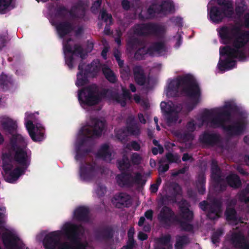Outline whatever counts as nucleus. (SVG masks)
Wrapping results in <instances>:
<instances>
[{
    "label": "nucleus",
    "instance_id": "1",
    "mask_svg": "<svg viewBox=\"0 0 249 249\" xmlns=\"http://www.w3.org/2000/svg\"><path fill=\"white\" fill-rule=\"evenodd\" d=\"M179 89L182 95L189 98L192 101L186 104L185 110L183 109L181 104L172 106L164 101L161 102V110L164 113L169 125L177 122L179 113L187 114L191 112L200 101L201 89L196 79L191 74L180 76L169 83L168 92L173 96H178Z\"/></svg>",
    "mask_w": 249,
    "mask_h": 249
},
{
    "label": "nucleus",
    "instance_id": "2",
    "mask_svg": "<svg viewBox=\"0 0 249 249\" xmlns=\"http://www.w3.org/2000/svg\"><path fill=\"white\" fill-rule=\"evenodd\" d=\"M218 32L224 44H229L234 38L232 42L233 47L226 45L220 47L219 49L220 55L226 56V58L219 59L217 67L220 71H226L236 66V61L234 59H238L239 61L246 60V53L242 49L249 42V31H243L239 26L230 28L224 26L221 27Z\"/></svg>",
    "mask_w": 249,
    "mask_h": 249
},
{
    "label": "nucleus",
    "instance_id": "3",
    "mask_svg": "<svg viewBox=\"0 0 249 249\" xmlns=\"http://www.w3.org/2000/svg\"><path fill=\"white\" fill-rule=\"evenodd\" d=\"M238 107L231 102H227L214 114L206 110L203 114V121L205 119L210 121L211 126L214 128H222L230 137L238 136L243 133L246 129V124L243 121H237L232 124L226 125L225 123L230 122L231 113L236 112Z\"/></svg>",
    "mask_w": 249,
    "mask_h": 249
},
{
    "label": "nucleus",
    "instance_id": "4",
    "mask_svg": "<svg viewBox=\"0 0 249 249\" xmlns=\"http://www.w3.org/2000/svg\"><path fill=\"white\" fill-rule=\"evenodd\" d=\"M122 94L108 89L100 91L98 86L91 84L78 90V99L81 105L91 107L99 104L103 98H108L120 104L122 107L126 105V99H131L130 91L122 88Z\"/></svg>",
    "mask_w": 249,
    "mask_h": 249
},
{
    "label": "nucleus",
    "instance_id": "5",
    "mask_svg": "<svg viewBox=\"0 0 249 249\" xmlns=\"http://www.w3.org/2000/svg\"><path fill=\"white\" fill-rule=\"evenodd\" d=\"M91 123L92 126H84L79 131L83 137L79 138L77 141L75 156L76 160H82L89 153L91 152L90 148L82 149V147L92 137H100L106 124L105 121L96 118L93 119Z\"/></svg>",
    "mask_w": 249,
    "mask_h": 249
},
{
    "label": "nucleus",
    "instance_id": "6",
    "mask_svg": "<svg viewBox=\"0 0 249 249\" xmlns=\"http://www.w3.org/2000/svg\"><path fill=\"white\" fill-rule=\"evenodd\" d=\"M9 152L14 162L19 166L27 169L31 161V152L27 151V142L20 134L13 135L9 141Z\"/></svg>",
    "mask_w": 249,
    "mask_h": 249
},
{
    "label": "nucleus",
    "instance_id": "7",
    "mask_svg": "<svg viewBox=\"0 0 249 249\" xmlns=\"http://www.w3.org/2000/svg\"><path fill=\"white\" fill-rule=\"evenodd\" d=\"M218 5L222 6H212L208 15L210 20L213 23H219L224 18H231L234 14L233 5L231 0H216Z\"/></svg>",
    "mask_w": 249,
    "mask_h": 249
},
{
    "label": "nucleus",
    "instance_id": "8",
    "mask_svg": "<svg viewBox=\"0 0 249 249\" xmlns=\"http://www.w3.org/2000/svg\"><path fill=\"white\" fill-rule=\"evenodd\" d=\"M132 29L134 34L138 36L146 37L152 35L159 38H163L166 32L164 25L153 22L136 24Z\"/></svg>",
    "mask_w": 249,
    "mask_h": 249
},
{
    "label": "nucleus",
    "instance_id": "9",
    "mask_svg": "<svg viewBox=\"0 0 249 249\" xmlns=\"http://www.w3.org/2000/svg\"><path fill=\"white\" fill-rule=\"evenodd\" d=\"M158 219L163 227L167 229L176 224L179 225L181 230L188 231L192 227L183 222L178 215L175 214L172 209L167 206H164L161 208L158 215Z\"/></svg>",
    "mask_w": 249,
    "mask_h": 249
},
{
    "label": "nucleus",
    "instance_id": "10",
    "mask_svg": "<svg viewBox=\"0 0 249 249\" xmlns=\"http://www.w3.org/2000/svg\"><path fill=\"white\" fill-rule=\"evenodd\" d=\"M222 201L216 198H213L209 202L206 200L200 202L199 208L207 212V217L211 220L217 219L222 213Z\"/></svg>",
    "mask_w": 249,
    "mask_h": 249
},
{
    "label": "nucleus",
    "instance_id": "11",
    "mask_svg": "<svg viewBox=\"0 0 249 249\" xmlns=\"http://www.w3.org/2000/svg\"><path fill=\"white\" fill-rule=\"evenodd\" d=\"M26 119L28 121L26 123V127L30 136L34 142H40L44 139L45 128L40 123L33 124L32 119L35 115L33 113L27 114L26 113Z\"/></svg>",
    "mask_w": 249,
    "mask_h": 249
},
{
    "label": "nucleus",
    "instance_id": "12",
    "mask_svg": "<svg viewBox=\"0 0 249 249\" xmlns=\"http://www.w3.org/2000/svg\"><path fill=\"white\" fill-rule=\"evenodd\" d=\"M179 213L178 215L179 218L183 221L185 222L186 224L191 225V228L188 231L181 230L182 231L194 232V227L192 222L194 219V213L193 211L189 209L190 205L187 201L184 199H182L178 202Z\"/></svg>",
    "mask_w": 249,
    "mask_h": 249
},
{
    "label": "nucleus",
    "instance_id": "13",
    "mask_svg": "<svg viewBox=\"0 0 249 249\" xmlns=\"http://www.w3.org/2000/svg\"><path fill=\"white\" fill-rule=\"evenodd\" d=\"M211 178L216 192H222L226 190L227 184L225 179L222 178L221 171L214 160H213L211 164Z\"/></svg>",
    "mask_w": 249,
    "mask_h": 249
},
{
    "label": "nucleus",
    "instance_id": "14",
    "mask_svg": "<svg viewBox=\"0 0 249 249\" xmlns=\"http://www.w3.org/2000/svg\"><path fill=\"white\" fill-rule=\"evenodd\" d=\"M62 235L64 236L63 226L61 230L53 231L46 234L43 240L45 249H55L56 247L58 248L63 243L61 242Z\"/></svg>",
    "mask_w": 249,
    "mask_h": 249
},
{
    "label": "nucleus",
    "instance_id": "15",
    "mask_svg": "<svg viewBox=\"0 0 249 249\" xmlns=\"http://www.w3.org/2000/svg\"><path fill=\"white\" fill-rule=\"evenodd\" d=\"M1 239L6 249H25V244L20 241L19 237L11 232L3 233Z\"/></svg>",
    "mask_w": 249,
    "mask_h": 249
},
{
    "label": "nucleus",
    "instance_id": "16",
    "mask_svg": "<svg viewBox=\"0 0 249 249\" xmlns=\"http://www.w3.org/2000/svg\"><path fill=\"white\" fill-rule=\"evenodd\" d=\"M97 165L95 161L90 162H81L79 169V175L81 179L84 181H90L96 175Z\"/></svg>",
    "mask_w": 249,
    "mask_h": 249
},
{
    "label": "nucleus",
    "instance_id": "17",
    "mask_svg": "<svg viewBox=\"0 0 249 249\" xmlns=\"http://www.w3.org/2000/svg\"><path fill=\"white\" fill-rule=\"evenodd\" d=\"M94 233L97 240L108 241L113 238L114 230L111 225H105L95 229Z\"/></svg>",
    "mask_w": 249,
    "mask_h": 249
},
{
    "label": "nucleus",
    "instance_id": "18",
    "mask_svg": "<svg viewBox=\"0 0 249 249\" xmlns=\"http://www.w3.org/2000/svg\"><path fill=\"white\" fill-rule=\"evenodd\" d=\"M199 140L201 143L210 147L216 146L221 142L219 134L206 131L200 135Z\"/></svg>",
    "mask_w": 249,
    "mask_h": 249
},
{
    "label": "nucleus",
    "instance_id": "19",
    "mask_svg": "<svg viewBox=\"0 0 249 249\" xmlns=\"http://www.w3.org/2000/svg\"><path fill=\"white\" fill-rule=\"evenodd\" d=\"M52 24L55 26L59 36L61 38L71 33L75 28L73 24L68 20L53 22Z\"/></svg>",
    "mask_w": 249,
    "mask_h": 249
},
{
    "label": "nucleus",
    "instance_id": "20",
    "mask_svg": "<svg viewBox=\"0 0 249 249\" xmlns=\"http://www.w3.org/2000/svg\"><path fill=\"white\" fill-rule=\"evenodd\" d=\"M71 38H69L63 44V49L65 53H70L72 55L79 56L81 59H84L86 54L84 53L83 48L80 45L74 44L72 48L69 42L72 41Z\"/></svg>",
    "mask_w": 249,
    "mask_h": 249
},
{
    "label": "nucleus",
    "instance_id": "21",
    "mask_svg": "<svg viewBox=\"0 0 249 249\" xmlns=\"http://www.w3.org/2000/svg\"><path fill=\"white\" fill-rule=\"evenodd\" d=\"M231 241L236 249H249V243L241 232L233 233L231 236Z\"/></svg>",
    "mask_w": 249,
    "mask_h": 249
},
{
    "label": "nucleus",
    "instance_id": "22",
    "mask_svg": "<svg viewBox=\"0 0 249 249\" xmlns=\"http://www.w3.org/2000/svg\"><path fill=\"white\" fill-rule=\"evenodd\" d=\"M113 198V203L117 208L129 207L131 205L130 196L126 193H120L115 195Z\"/></svg>",
    "mask_w": 249,
    "mask_h": 249
},
{
    "label": "nucleus",
    "instance_id": "23",
    "mask_svg": "<svg viewBox=\"0 0 249 249\" xmlns=\"http://www.w3.org/2000/svg\"><path fill=\"white\" fill-rule=\"evenodd\" d=\"M89 213L90 211L88 207L79 206L74 210L73 218L79 222H88L89 221Z\"/></svg>",
    "mask_w": 249,
    "mask_h": 249
},
{
    "label": "nucleus",
    "instance_id": "24",
    "mask_svg": "<svg viewBox=\"0 0 249 249\" xmlns=\"http://www.w3.org/2000/svg\"><path fill=\"white\" fill-rule=\"evenodd\" d=\"M126 129L129 133L135 136H138L140 135V128L134 116L130 115L128 116L126 120Z\"/></svg>",
    "mask_w": 249,
    "mask_h": 249
},
{
    "label": "nucleus",
    "instance_id": "25",
    "mask_svg": "<svg viewBox=\"0 0 249 249\" xmlns=\"http://www.w3.org/2000/svg\"><path fill=\"white\" fill-rule=\"evenodd\" d=\"M134 78L137 85L142 86L147 82L144 70L141 66H135L133 69Z\"/></svg>",
    "mask_w": 249,
    "mask_h": 249
},
{
    "label": "nucleus",
    "instance_id": "26",
    "mask_svg": "<svg viewBox=\"0 0 249 249\" xmlns=\"http://www.w3.org/2000/svg\"><path fill=\"white\" fill-rule=\"evenodd\" d=\"M1 125L4 131L9 134L12 135V136L17 131L18 128L17 122L11 118H5L1 121Z\"/></svg>",
    "mask_w": 249,
    "mask_h": 249
},
{
    "label": "nucleus",
    "instance_id": "27",
    "mask_svg": "<svg viewBox=\"0 0 249 249\" xmlns=\"http://www.w3.org/2000/svg\"><path fill=\"white\" fill-rule=\"evenodd\" d=\"M148 51L150 52V56H153L154 52L162 55L167 52V49L164 41H157L148 47Z\"/></svg>",
    "mask_w": 249,
    "mask_h": 249
},
{
    "label": "nucleus",
    "instance_id": "28",
    "mask_svg": "<svg viewBox=\"0 0 249 249\" xmlns=\"http://www.w3.org/2000/svg\"><path fill=\"white\" fill-rule=\"evenodd\" d=\"M27 169L18 166L12 171H10L6 177V180L9 183H13L16 181L19 177L24 175Z\"/></svg>",
    "mask_w": 249,
    "mask_h": 249
},
{
    "label": "nucleus",
    "instance_id": "29",
    "mask_svg": "<svg viewBox=\"0 0 249 249\" xmlns=\"http://www.w3.org/2000/svg\"><path fill=\"white\" fill-rule=\"evenodd\" d=\"M116 178L119 185L121 187H131L134 184L131 174L126 172H123L121 174L117 175Z\"/></svg>",
    "mask_w": 249,
    "mask_h": 249
},
{
    "label": "nucleus",
    "instance_id": "30",
    "mask_svg": "<svg viewBox=\"0 0 249 249\" xmlns=\"http://www.w3.org/2000/svg\"><path fill=\"white\" fill-rule=\"evenodd\" d=\"M225 181L227 185L234 189L240 188L242 186V182L240 177L236 174H230L225 178Z\"/></svg>",
    "mask_w": 249,
    "mask_h": 249
},
{
    "label": "nucleus",
    "instance_id": "31",
    "mask_svg": "<svg viewBox=\"0 0 249 249\" xmlns=\"http://www.w3.org/2000/svg\"><path fill=\"white\" fill-rule=\"evenodd\" d=\"M109 149V147L108 144L104 143L102 144L96 154V157L104 160L110 161L111 160V153Z\"/></svg>",
    "mask_w": 249,
    "mask_h": 249
},
{
    "label": "nucleus",
    "instance_id": "32",
    "mask_svg": "<svg viewBox=\"0 0 249 249\" xmlns=\"http://www.w3.org/2000/svg\"><path fill=\"white\" fill-rule=\"evenodd\" d=\"M248 9V5L245 0H237L235 2V12L237 18L241 19Z\"/></svg>",
    "mask_w": 249,
    "mask_h": 249
},
{
    "label": "nucleus",
    "instance_id": "33",
    "mask_svg": "<svg viewBox=\"0 0 249 249\" xmlns=\"http://www.w3.org/2000/svg\"><path fill=\"white\" fill-rule=\"evenodd\" d=\"M158 7L160 14L163 15L171 12L175 9L174 4L170 0H163L160 4H158Z\"/></svg>",
    "mask_w": 249,
    "mask_h": 249
},
{
    "label": "nucleus",
    "instance_id": "34",
    "mask_svg": "<svg viewBox=\"0 0 249 249\" xmlns=\"http://www.w3.org/2000/svg\"><path fill=\"white\" fill-rule=\"evenodd\" d=\"M68 13H70L72 17H77L75 14H73L71 11H69L68 8L64 6H57L54 9V16L56 18H65Z\"/></svg>",
    "mask_w": 249,
    "mask_h": 249
},
{
    "label": "nucleus",
    "instance_id": "35",
    "mask_svg": "<svg viewBox=\"0 0 249 249\" xmlns=\"http://www.w3.org/2000/svg\"><path fill=\"white\" fill-rule=\"evenodd\" d=\"M12 157L10 153H5L2 155V169L5 173L7 174L8 172L11 171L13 168L12 164Z\"/></svg>",
    "mask_w": 249,
    "mask_h": 249
},
{
    "label": "nucleus",
    "instance_id": "36",
    "mask_svg": "<svg viewBox=\"0 0 249 249\" xmlns=\"http://www.w3.org/2000/svg\"><path fill=\"white\" fill-rule=\"evenodd\" d=\"M90 71L85 70L84 72H79L77 74V80L75 83L77 87H81L87 84L89 82L88 75Z\"/></svg>",
    "mask_w": 249,
    "mask_h": 249
},
{
    "label": "nucleus",
    "instance_id": "37",
    "mask_svg": "<svg viewBox=\"0 0 249 249\" xmlns=\"http://www.w3.org/2000/svg\"><path fill=\"white\" fill-rule=\"evenodd\" d=\"M237 196L240 201L249 203V184H248L244 189L238 193Z\"/></svg>",
    "mask_w": 249,
    "mask_h": 249
},
{
    "label": "nucleus",
    "instance_id": "38",
    "mask_svg": "<svg viewBox=\"0 0 249 249\" xmlns=\"http://www.w3.org/2000/svg\"><path fill=\"white\" fill-rule=\"evenodd\" d=\"M87 5L83 1L80 0L78 1L73 6V8L76 10L79 13L78 18L83 19L86 15V10Z\"/></svg>",
    "mask_w": 249,
    "mask_h": 249
},
{
    "label": "nucleus",
    "instance_id": "39",
    "mask_svg": "<svg viewBox=\"0 0 249 249\" xmlns=\"http://www.w3.org/2000/svg\"><path fill=\"white\" fill-rule=\"evenodd\" d=\"M190 243L188 236L186 235L177 236V241L175 244L176 249H182L183 247Z\"/></svg>",
    "mask_w": 249,
    "mask_h": 249
},
{
    "label": "nucleus",
    "instance_id": "40",
    "mask_svg": "<svg viewBox=\"0 0 249 249\" xmlns=\"http://www.w3.org/2000/svg\"><path fill=\"white\" fill-rule=\"evenodd\" d=\"M146 14L147 16L145 17L146 19L154 18L156 14H160L158 4L156 3L151 4L147 9Z\"/></svg>",
    "mask_w": 249,
    "mask_h": 249
},
{
    "label": "nucleus",
    "instance_id": "41",
    "mask_svg": "<svg viewBox=\"0 0 249 249\" xmlns=\"http://www.w3.org/2000/svg\"><path fill=\"white\" fill-rule=\"evenodd\" d=\"M127 45L132 50L136 49L138 46L142 45V41L137 37L134 36L128 37Z\"/></svg>",
    "mask_w": 249,
    "mask_h": 249
},
{
    "label": "nucleus",
    "instance_id": "42",
    "mask_svg": "<svg viewBox=\"0 0 249 249\" xmlns=\"http://www.w3.org/2000/svg\"><path fill=\"white\" fill-rule=\"evenodd\" d=\"M148 54L150 55V52L148 51V48L146 49L145 46L138 49L134 54V58L136 60H141L144 59L145 55Z\"/></svg>",
    "mask_w": 249,
    "mask_h": 249
},
{
    "label": "nucleus",
    "instance_id": "43",
    "mask_svg": "<svg viewBox=\"0 0 249 249\" xmlns=\"http://www.w3.org/2000/svg\"><path fill=\"white\" fill-rule=\"evenodd\" d=\"M103 73L106 78L111 83H115L117 79L113 71L109 68L106 67L103 69Z\"/></svg>",
    "mask_w": 249,
    "mask_h": 249
},
{
    "label": "nucleus",
    "instance_id": "44",
    "mask_svg": "<svg viewBox=\"0 0 249 249\" xmlns=\"http://www.w3.org/2000/svg\"><path fill=\"white\" fill-rule=\"evenodd\" d=\"M160 202L162 205L168 204L169 203H178L177 197L171 194L170 195H166L161 197Z\"/></svg>",
    "mask_w": 249,
    "mask_h": 249
},
{
    "label": "nucleus",
    "instance_id": "45",
    "mask_svg": "<svg viewBox=\"0 0 249 249\" xmlns=\"http://www.w3.org/2000/svg\"><path fill=\"white\" fill-rule=\"evenodd\" d=\"M225 214L228 221H236L237 220V213L234 208H227Z\"/></svg>",
    "mask_w": 249,
    "mask_h": 249
},
{
    "label": "nucleus",
    "instance_id": "46",
    "mask_svg": "<svg viewBox=\"0 0 249 249\" xmlns=\"http://www.w3.org/2000/svg\"><path fill=\"white\" fill-rule=\"evenodd\" d=\"M130 167V164L127 157L125 159L124 157L122 160L118 162V168L121 171H127L129 169Z\"/></svg>",
    "mask_w": 249,
    "mask_h": 249
},
{
    "label": "nucleus",
    "instance_id": "47",
    "mask_svg": "<svg viewBox=\"0 0 249 249\" xmlns=\"http://www.w3.org/2000/svg\"><path fill=\"white\" fill-rule=\"evenodd\" d=\"M177 136L183 142H192L195 138L194 135L192 133L188 132H180L177 134Z\"/></svg>",
    "mask_w": 249,
    "mask_h": 249
},
{
    "label": "nucleus",
    "instance_id": "48",
    "mask_svg": "<svg viewBox=\"0 0 249 249\" xmlns=\"http://www.w3.org/2000/svg\"><path fill=\"white\" fill-rule=\"evenodd\" d=\"M115 137L121 142L126 140L127 134L125 131L123 129H119L114 130Z\"/></svg>",
    "mask_w": 249,
    "mask_h": 249
},
{
    "label": "nucleus",
    "instance_id": "49",
    "mask_svg": "<svg viewBox=\"0 0 249 249\" xmlns=\"http://www.w3.org/2000/svg\"><path fill=\"white\" fill-rule=\"evenodd\" d=\"M100 17L101 19L104 20L105 22L107 23L108 22L109 24H111L112 23V16L111 14H108L106 9H102L101 10Z\"/></svg>",
    "mask_w": 249,
    "mask_h": 249
},
{
    "label": "nucleus",
    "instance_id": "50",
    "mask_svg": "<svg viewBox=\"0 0 249 249\" xmlns=\"http://www.w3.org/2000/svg\"><path fill=\"white\" fill-rule=\"evenodd\" d=\"M166 158L170 163H179L180 162V157L178 154H173L171 152L166 154Z\"/></svg>",
    "mask_w": 249,
    "mask_h": 249
},
{
    "label": "nucleus",
    "instance_id": "51",
    "mask_svg": "<svg viewBox=\"0 0 249 249\" xmlns=\"http://www.w3.org/2000/svg\"><path fill=\"white\" fill-rule=\"evenodd\" d=\"M171 240V236L170 234H167L162 236L157 239V243L158 244L163 245L164 246H167L170 242Z\"/></svg>",
    "mask_w": 249,
    "mask_h": 249
},
{
    "label": "nucleus",
    "instance_id": "52",
    "mask_svg": "<svg viewBox=\"0 0 249 249\" xmlns=\"http://www.w3.org/2000/svg\"><path fill=\"white\" fill-rule=\"evenodd\" d=\"M171 194L176 197L181 195L182 189L178 183H176L172 185Z\"/></svg>",
    "mask_w": 249,
    "mask_h": 249
},
{
    "label": "nucleus",
    "instance_id": "53",
    "mask_svg": "<svg viewBox=\"0 0 249 249\" xmlns=\"http://www.w3.org/2000/svg\"><path fill=\"white\" fill-rule=\"evenodd\" d=\"M134 184L135 183L137 185H144L146 183V180L142 178V174L140 173H137L132 178Z\"/></svg>",
    "mask_w": 249,
    "mask_h": 249
},
{
    "label": "nucleus",
    "instance_id": "54",
    "mask_svg": "<svg viewBox=\"0 0 249 249\" xmlns=\"http://www.w3.org/2000/svg\"><path fill=\"white\" fill-rule=\"evenodd\" d=\"M121 76L125 79H128L130 75V69L128 66H124L120 70Z\"/></svg>",
    "mask_w": 249,
    "mask_h": 249
},
{
    "label": "nucleus",
    "instance_id": "55",
    "mask_svg": "<svg viewBox=\"0 0 249 249\" xmlns=\"http://www.w3.org/2000/svg\"><path fill=\"white\" fill-rule=\"evenodd\" d=\"M223 231L221 229L217 230L212 235V241L213 244L218 243L220 240V237L223 234Z\"/></svg>",
    "mask_w": 249,
    "mask_h": 249
},
{
    "label": "nucleus",
    "instance_id": "56",
    "mask_svg": "<svg viewBox=\"0 0 249 249\" xmlns=\"http://www.w3.org/2000/svg\"><path fill=\"white\" fill-rule=\"evenodd\" d=\"M65 63L67 64V65L68 66L69 69H71L73 67V61H74V58L73 56V55L71 54L70 55L67 54L65 53Z\"/></svg>",
    "mask_w": 249,
    "mask_h": 249
},
{
    "label": "nucleus",
    "instance_id": "57",
    "mask_svg": "<svg viewBox=\"0 0 249 249\" xmlns=\"http://www.w3.org/2000/svg\"><path fill=\"white\" fill-rule=\"evenodd\" d=\"M126 148L131 149V148L135 151H139L141 149L140 144L136 141H132L130 143L127 144Z\"/></svg>",
    "mask_w": 249,
    "mask_h": 249
},
{
    "label": "nucleus",
    "instance_id": "58",
    "mask_svg": "<svg viewBox=\"0 0 249 249\" xmlns=\"http://www.w3.org/2000/svg\"><path fill=\"white\" fill-rule=\"evenodd\" d=\"M131 160L134 165H138L141 163L142 158L139 154L134 153L131 155Z\"/></svg>",
    "mask_w": 249,
    "mask_h": 249
},
{
    "label": "nucleus",
    "instance_id": "59",
    "mask_svg": "<svg viewBox=\"0 0 249 249\" xmlns=\"http://www.w3.org/2000/svg\"><path fill=\"white\" fill-rule=\"evenodd\" d=\"M102 1L95 0L91 7V11L93 13H96L101 7Z\"/></svg>",
    "mask_w": 249,
    "mask_h": 249
},
{
    "label": "nucleus",
    "instance_id": "60",
    "mask_svg": "<svg viewBox=\"0 0 249 249\" xmlns=\"http://www.w3.org/2000/svg\"><path fill=\"white\" fill-rule=\"evenodd\" d=\"M186 129L187 132L192 133L196 130V124L194 120L189 121L186 125Z\"/></svg>",
    "mask_w": 249,
    "mask_h": 249
},
{
    "label": "nucleus",
    "instance_id": "61",
    "mask_svg": "<svg viewBox=\"0 0 249 249\" xmlns=\"http://www.w3.org/2000/svg\"><path fill=\"white\" fill-rule=\"evenodd\" d=\"M135 243L134 239H128L126 245L123 247V249H133Z\"/></svg>",
    "mask_w": 249,
    "mask_h": 249
},
{
    "label": "nucleus",
    "instance_id": "62",
    "mask_svg": "<svg viewBox=\"0 0 249 249\" xmlns=\"http://www.w3.org/2000/svg\"><path fill=\"white\" fill-rule=\"evenodd\" d=\"M242 25L249 29V12L246 13L243 17Z\"/></svg>",
    "mask_w": 249,
    "mask_h": 249
},
{
    "label": "nucleus",
    "instance_id": "63",
    "mask_svg": "<svg viewBox=\"0 0 249 249\" xmlns=\"http://www.w3.org/2000/svg\"><path fill=\"white\" fill-rule=\"evenodd\" d=\"M206 183V176L204 173H200L198 174L197 184H205Z\"/></svg>",
    "mask_w": 249,
    "mask_h": 249
},
{
    "label": "nucleus",
    "instance_id": "64",
    "mask_svg": "<svg viewBox=\"0 0 249 249\" xmlns=\"http://www.w3.org/2000/svg\"><path fill=\"white\" fill-rule=\"evenodd\" d=\"M106 192V188L103 185H98L96 193L99 196H103Z\"/></svg>",
    "mask_w": 249,
    "mask_h": 249
}]
</instances>
